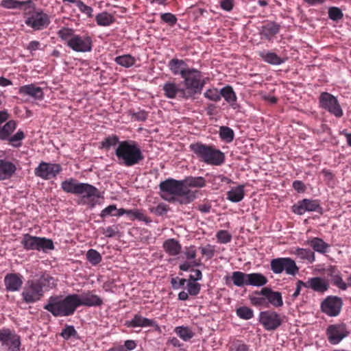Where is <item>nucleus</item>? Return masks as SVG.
I'll return each mask as SVG.
<instances>
[{
	"mask_svg": "<svg viewBox=\"0 0 351 351\" xmlns=\"http://www.w3.org/2000/svg\"><path fill=\"white\" fill-rule=\"evenodd\" d=\"M54 279L47 273L37 279L28 280L23 288L21 298L26 304L36 303L41 300L45 293L53 285Z\"/></svg>",
	"mask_w": 351,
	"mask_h": 351,
	"instance_id": "f257e3e1",
	"label": "nucleus"
},
{
	"mask_svg": "<svg viewBox=\"0 0 351 351\" xmlns=\"http://www.w3.org/2000/svg\"><path fill=\"white\" fill-rule=\"evenodd\" d=\"M118 163L125 167H132L144 160V155L138 143L133 140H125L119 143L115 149Z\"/></svg>",
	"mask_w": 351,
	"mask_h": 351,
	"instance_id": "f03ea898",
	"label": "nucleus"
},
{
	"mask_svg": "<svg viewBox=\"0 0 351 351\" xmlns=\"http://www.w3.org/2000/svg\"><path fill=\"white\" fill-rule=\"evenodd\" d=\"M43 308L51 313L54 317H69L73 315L77 310L74 293L66 296L56 295L50 296Z\"/></svg>",
	"mask_w": 351,
	"mask_h": 351,
	"instance_id": "7ed1b4c3",
	"label": "nucleus"
},
{
	"mask_svg": "<svg viewBox=\"0 0 351 351\" xmlns=\"http://www.w3.org/2000/svg\"><path fill=\"white\" fill-rule=\"evenodd\" d=\"M57 35L74 51L86 53L92 51L93 37L88 33L76 34L72 28L62 27L58 31Z\"/></svg>",
	"mask_w": 351,
	"mask_h": 351,
	"instance_id": "20e7f679",
	"label": "nucleus"
},
{
	"mask_svg": "<svg viewBox=\"0 0 351 351\" xmlns=\"http://www.w3.org/2000/svg\"><path fill=\"white\" fill-rule=\"evenodd\" d=\"M189 147L200 161L207 165L219 166L225 161L224 154L214 145L197 142L191 144Z\"/></svg>",
	"mask_w": 351,
	"mask_h": 351,
	"instance_id": "39448f33",
	"label": "nucleus"
},
{
	"mask_svg": "<svg viewBox=\"0 0 351 351\" xmlns=\"http://www.w3.org/2000/svg\"><path fill=\"white\" fill-rule=\"evenodd\" d=\"M162 192L173 195L178 198V201L182 204H186L193 202L196 198L197 191L185 189L183 180H177L169 178L159 184Z\"/></svg>",
	"mask_w": 351,
	"mask_h": 351,
	"instance_id": "423d86ee",
	"label": "nucleus"
},
{
	"mask_svg": "<svg viewBox=\"0 0 351 351\" xmlns=\"http://www.w3.org/2000/svg\"><path fill=\"white\" fill-rule=\"evenodd\" d=\"M23 12L25 17V24L34 30L43 29L50 23L49 15L45 13L42 9L37 8L34 3V8Z\"/></svg>",
	"mask_w": 351,
	"mask_h": 351,
	"instance_id": "0eeeda50",
	"label": "nucleus"
},
{
	"mask_svg": "<svg viewBox=\"0 0 351 351\" xmlns=\"http://www.w3.org/2000/svg\"><path fill=\"white\" fill-rule=\"evenodd\" d=\"M21 244L27 250H37L47 252L54 249L53 242L51 239L45 237L32 236L28 233L23 234Z\"/></svg>",
	"mask_w": 351,
	"mask_h": 351,
	"instance_id": "6e6552de",
	"label": "nucleus"
},
{
	"mask_svg": "<svg viewBox=\"0 0 351 351\" xmlns=\"http://www.w3.org/2000/svg\"><path fill=\"white\" fill-rule=\"evenodd\" d=\"M184 79V83L186 92L190 94V98L193 97L195 94L200 93L203 87L204 86L205 82L202 80L201 72L195 69L187 68V71Z\"/></svg>",
	"mask_w": 351,
	"mask_h": 351,
	"instance_id": "1a4fd4ad",
	"label": "nucleus"
},
{
	"mask_svg": "<svg viewBox=\"0 0 351 351\" xmlns=\"http://www.w3.org/2000/svg\"><path fill=\"white\" fill-rule=\"evenodd\" d=\"M271 270L276 274L285 271L287 275L295 276L299 271L295 262L289 257L274 258L270 262Z\"/></svg>",
	"mask_w": 351,
	"mask_h": 351,
	"instance_id": "9d476101",
	"label": "nucleus"
},
{
	"mask_svg": "<svg viewBox=\"0 0 351 351\" xmlns=\"http://www.w3.org/2000/svg\"><path fill=\"white\" fill-rule=\"evenodd\" d=\"M1 348L7 351H19L21 339L19 335L7 328L0 329Z\"/></svg>",
	"mask_w": 351,
	"mask_h": 351,
	"instance_id": "9b49d317",
	"label": "nucleus"
},
{
	"mask_svg": "<svg viewBox=\"0 0 351 351\" xmlns=\"http://www.w3.org/2000/svg\"><path fill=\"white\" fill-rule=\"evenodd\" d=\"M326 334L329 343L337 345L350 335V331L347 325L341 322L329 325L326 328Z\"/></svg>",
	"mask_w": 351,
	"mask_h": 351,
	"instance_id": "f8f14e48",
	"label": "nucleus"
},
{
	"mask_svg": "<svg viewBox=\"0 0 351 351\" xmlns=\"http://www.w3.org/2000/svg\"><path fill=\"white\" fill-rule=\"evenodd\" d=\"M343 304V300L340 297L328 295L321 302L320 308L328 316L337 317L340 314Z\"/></svg>",
	"mask_w": 351,
	"mask_h": 351,
	"instance_id": "ddd939ff",
	"label": "nucleus"
},
{
	"mask_svg": "<svg viewBox=\"0 0 351 351\" xmlns=\"http://www.w3.org/2000/svg\"><path fill=\"white\" fill-rule=\"evenodd\" d=\"M259 322L266 330L273 331L281 326L282 318L276 311L267 310L260 313Z\"/></svg>",
	"mask_w": 351,
	"mask_h": 351,
	"instance_id": "4468645a",
	"label": "nucleus"
},
{
	"mask_svg": "<svg viewBox=\"0 0 351 351\" xmlns=\"http://www.w3.org/2000/svg\"><path fill=\"white\" fill-rule=\"evenodd\" d=\"M62 171V167L60 164L42 161L34 169V174L37 177L47 180L56 178Z\"/></svg>",
	"mask_w": 351,
	"mask_h": 351,
	"instance_id": "2eb2a0df",
	"label": "nucleus"
},
{
	"mask_svg": "<svg viewBox=\"0 0 351 351\" xmlns=\"http://www.w3.org/2000/svg\"><path fill=\"white\" fill-rule=\"evenodd\" d=\"M319 103L322 108L328 110L336 117L343 116V110L337 99L330 93L324 92L319 96Z\"/></svg>",
	"mask_w": 351,
	"mask_h": 351,
	"instance_id": "dca6fc26",
	"label": "nucleus"
},
{
	"mask_svg": "<svg viewBox=\"0 0 351 351\" xmlns=\"http://www.w3.org/2000/svg\"><path fill=\"white\" fill-rule=\"evenodd\" d=\"M80 195H82L81 202L90 208L95 206L98 199L101 197L98 189L88 183H84Z\"/></svg>",
	"mask_w": 351,
	"mask_h": 351,
	"instance_id": "f3484780",
	"label": "nucleus"
},
{
	"mask_svg": "<svg viewBox=\"0 0 351 351\" xmlns=\"http://www.w3.org/2000/svg\"><path fill=\"white\" fill-rule=\"evenodd\" d=\"M322 208L317 199H304L292 206V211L298 215H302L306 212L322 213Z\"/></svg>",
	"mask_w": 351,
	"mask_h": 351,
	"instance_id": "a211bd4d",
	"label": "nucleus"
},
{
	"mask_svg": "<svg viewBox=\"0 0 351 351\" xmlns=\"http://www.w3.org/2000/svg\"><path fill=\"white\" fill-rule=\"evenodd\" d=\"M77 308L84 306L87 307L101 306L103 304L102 299L97 295L93 294L91 291H86L81 295L74 293Z\"/></svg>",
	"mask_w": 351,
	"mask_h": 351,
	"instance_id": "6ab92c4d",
	"label": "nucleus"
},
{
	"mask_svg": "<svg viewBox=\"0 0 351 351\" xmlns=\"http://www.w3.org/2000/svg\"><path fill=\"white\" fill-rule=\"evenodd\" d=\"M164 95L168 99H175L177 97L188 99L190 98V94L184 90L180 88L179 86L173 82H167L162 86Z\"/></svg>",
	"mask_w": 351,
	"mask_h": 351,
	"instance_id": "aec40b11",
	"label": "nucleus"
},
{
	"mask_svg": "<svg viewBox=\"0 0 351 351\" xmlns=\"http://www.w3.org/2000/svg\"><path fill=\"white\" fill-rule=\"evenodd\" d=\"M125 326L128 328L154 327L156 330L160 331V328L156 321L144 317L140 313L134 315L131 320L125 322Z\"/></svg>",
	"mask_w": 351,
	"mask_h": 351,
	"instance_id": "412c9836",
	"label": "nucleus"
},
{
	"mask_svg": "<svg viewBox=\"0 0 351 351\" xmlns=\"http://www.w3.org/2000/svg\"><path fill=\"white\" fill-rule=\"evenodd\" d=\"M255 295H262L265 296L268 305L278 308L283 305V300L281 293L274 291L269 287H263L260 291H254Z\"/></svg>",
	"mask_w": 351,
	"mask_h": 351,
	"instance_id": "4be33fe9",
	"label": "nucleus"
},
{
	"mask_svg": "<svg viewBox=\"0 0 351 351\" xmlns=\"http://www.w3.org/2000/svg\"><path fill=\"white\" fill-rule=\"evenodd\" d=\"M5 290L8 292L19 291L23 284V277L19 273H9L4 277Z\"/></svg>",
	"mask_w": 351,
	"mask_h": 351,
	"instance_id": "5701e85b",
	"label": "nucleus"
},
{
	"mask_svg": "<svg viewBox=\"0 0 351 351\" xmlns=\"http://www.w3.org/2000/svg\"><path fill=\"white\" fill-rule=\"evenodd\" d=\"M305 283L306 289H311L313 291L320 293H324L329 289V283L328 280L321 277H313L308 278Z\"/></svg>",
	"mask_w": 351,
	"mask_h": 351,
	"instance_id": "b1692460",
	"label": "nucleus"
},
{
	"mask_svg": "<svg viewBox=\"0 0 351 351\" xmlns=\"http://www.w3.org/2000/svg\"><path fill=\"white\" fill-rule=\"evenodd\" d=\"M0 5L1 7L6 9H20L23 11H28L29 9L34 8V2L32 0H2Z\"/></svg>",
	"mask_w": 351,
	"mask_h": 351,
	"instance_id": "393cba45",
	"label": "nucleus"
},
{
	"mask_svg": "<svg viewBox=\"0 0 351 351\" xmlns=\"http://www.w3.org/2000/svg\"><path fill=\"white\" fill-rule=\"evenodd\" d=\"M16 171V166L12 162L0 158V180L10 179Z\"/></svg>",
	"mask_w": 351,
	"mask_h": 351,
	"instance_id": "a878e982",
	"label": "nucleus"
},
{
	"mask_svg": "<svg viewBox=\"0 0 351 351\" xmlns=\"http://www.w3.org/2000/svg\"><path fill=\"white\" fill-rule=\"evenodd\" d=\"M19 93L23 95H29L37 100H43L44 93L40 87L36 86L34 84L22 86L19 88Z\"/></svg>",
	"mask_w": 351,
	"mask_h": 351,
	"instance_id": "bb28decb",
	"label": "nucleus"
},
{
	"mask_svg": "<svg viewBox=\"0 0 351 351\" xmlns=\"http://www.w3.org/2000/svg\"><path fill=\"white\" fill-rule=\"evenodd\" d=\"M247 274L240 271H233L231 276H226L224 277L226 285L230 286V283L232 282L234 285L239 287L247 286Z\"/></svg>",
	"mask_w": 351,
	"mask_h": 351,
	"instance_id": "cd10ccee",
	"label": "nucleus"
},
{
	"mask_svg": "<svg viewBox=\"0 0 351 351\" xmlns=\"http://www.w3.org/2000/svg\"><path fill=\"white\" fill-rule=\"evenodd\" d=\"M83 184V182H79L76 179L71 178L61 182V189L65 193L78 195Z\"/></svg>",
	"mask_w": 351,
	"mask_h": 351,
	"instance_id": "c85d7f7f",
	"label": "nucleus"
},
{
	"mask_svg": "<svg viewBox=\"0 0 351 351\" xmlns=\"http://www.w3.org/2000/svg\"><path fill=\"white\" fill-rule=\"evenodd\" d=\"M165 252L171 256H178L182 250V245L176 239H168L163 242Z\"/></svg>",
	"mask_w": 351,
	"mask_h": 351,
	"instance_id": "c756f323",
	"label": "nucleus"
},
{
	"mask_svg": "<svg viewBox=\"0 0 351 351\" xmlns=\"http://www.w3.org/2000/svg\"><path fill=\"white\" fill-rule=\"evenodd\" d=\"M184 66H186L185 62L177 58L171 59L168 63L171 73L174 75H180L181 77H184L187 71V68H184Z\"/></svg>",
	"mask_w": 351,
	"mask_h": 351,
	"instance_id": "7c9ffc66",
	"label": "nucleus"
},
{
	"mask_svg": "<svg viewBox=\"0 0 351 351\" xmlns=\"http://www.w3.org/2000/svg\"><path fill=\"white\" fill-rule=\"evenodd\" d=\"M280 31V25L275 22H268L264 25L261 31V34L265 38L271 40Z\"/></svg>",
	"mask_w": 351,
	"mask_h": 351,
	"instance_id": "2f4dec72",
	"label": "nucleus"
},
{
	"mask_svg": "<svg viewBox=\"0 0 351 351\" xmlns=\"http://www.w3.org/2000/svg\"><path fill=\"white\" fill-rule=\"evenodd\" d=\"M247 286L263 287L268 282V279L261 273L247 274Z\"/></svg>",
	"mask_w": 351,
	"mask_h": 351,
	"instance_id": "473e14b6",
	"label": "nucleus"
},
{
	"mask_svg": "<svg viewBox=\"0 0 351 351\" xmlns=\"http://www.w3.org/2000/svg\"><path fill=\"white\" fill-rule=\"evenodd\" d=\"M245 196L244 185L232 188L227 192V199L234 203L241 202Z\"/></svg>",
	"mask_w": 351,
	"mask_h": 351,
	"instance_id": "72a5a7b5",
	"label": "nucleus"
},
{
	"mask_svg": "<svg viewBox=\"0 0 351 351\" xmlns=\"http://www.w3.org/2000/svg\"><path fill=\"white\" fill-rule=\"evenodd\" d=\"M183 180L185 189H189V187L192 188H203L206 186V180L202 176L193 177L188 176L186 177Z\"/></svg>",
	"mask_w": 351,
	"mask_h": 351,
	"instance_id": "f704fd0d",
	"label": "nucleus"
},
{
	"mask_svg": "<svg viewBox=\"0 0 351 351\" xmlns=\"http://www.w3.org/2000/svg\"><path fill=\"white\" fill-rule=\"evenodd\" d=\"M307 243L315 252L321 254H325L327 252V250L330 247V245L328 243L319 237H313L311 239L308 240Z\"/></svg>",
	"mask_w": 351,
	"mask_h": 351,
	"instance_id": "c9c22d12",
	"label": "nucleus"
},
{
	"mask_svg": "<svg viewBox=\"0 0 351 351\" xmlns=\"http://www.w3.org/2000/svg\"><path fill=\"white\" fill-rule=\"evenodd\" d=\"M16 122L10 120L3 126L0 125V140L6 141L16 128Z\"/></svg>",
	"mask_w": 351,
	"mask_h": 351,
	"instance_id": "e433bc0d",
	"label": "nucleus"
},
{
	"mask_svg": "<svg viewBox=\"0 0 351 351\" xmlns=\"http://www.w3.org/2000/svg\"><path fill=\"white\" fill-rule=\"evenodd\" d=\"M260 56L265 62L274 65L281 64L287 60L286 58H281L276 53L270 51L266 53L261 52Z\"/></svg>",
	"mask_w": 351,
	"mask_h": 351,
	"instance_id": "4c0bfd02",
	"label": "nucleus"
},
{
	"mask_svg": "<svg viewBox=\"0 0 351 351\" xmlns=\"http://www.w3.org/2000/svg\"><path fill=\"white\" fill-rule=\"evenodd\" d=\"M95 21L99 26H109L114 22V18L111 14L103 12L96 15Z\"/></svg>",
	"mask_w": 351,
	"mask_h": 351,
	"instance_id": "58836bf2",
	"label": "nucleus"
},
{
	"mask_svg": "<svg viewBox=\"0 0 351 351\" xmlns=\"http://www.w3.org/2000/svg\"><path fill=\"white\" fill-rule=\"evenodd\" d=\"M176 334L183 341H188L194 336V332L188 326H177L174 328Z\"/></svg>",
	"mask_w": 351,
	"mask_h": 351,
	"instance_id": "ea45409f",
	"label": "nucleus"
},
{
	"mask_svg": "<svg viewBox=\"0 0 351 351\" xmlns=\"http://www.w3.org/2000/svg\"><path fill=\"white\" fill-rule=\"evenodd\" d=\"M114 61L119 65L125 68H129L135 64L136 59L130 54H125L116 57Z\"/></svg>",
	"mask_w": 351,
	"mask_h": 351,
	"instance_id": "a19ab883",
	"label": "nucleus"
},
{
	"mask_svg": "<svg viewBox=\"0 0 351 351\" xmlns=\"http://www.w3.org/2000/svg\"><path fill=\"white\" fill-rule=\"evenodd\" d=\"M220 95L221 98L223 97L224 99L228 102L230 103L232 101H237V97L235 93V92L233 90V88L230 86L227 85L224 87H223L220 90Z\"/></svg>",
	"mask_w": 351,
	"mask_h": 351,
	"instance_id": "79ce46f5",
	"label": "nucleus"
},
{
	"mask_svg": "<svg viewBox=\"0 0 351 351\" xmlns=\"http://www.w3.org/2000/svg\"><path fill=\"white\" fill-rule=\"evenodd\" d=\"M25 134L23 131L19 130L14 135H10L6 140L9 145L14 147H20L22 145V141L25 139Z\"/></svg>",
	"mask_w": 351,
	"mask_h": 351,
	"instance_id": "37998d69",
	"label": "nucleus"
},
{
	"mask_svg": "<svg viewBox=\"0 0 351 351\" xmlns=\"http://www.w3.org/2000/svg\"><path fill=\"white\" fill-rule=\"evenodd\" d=\"M86 257L87 261L93 265L96 266L102 261L101 255L96 250L90 249L87 251Z\"/></svg>",
	"mask_w": 351,
	"mask_h": 351,
	"instance_id": "c03bdc74",
	"label": "nucleus"
},
{
	"mask_svg": "<svg viewBox=\"0 0 351 351\" xmlns=\"http://www.w3.org/2000/svg\"><path fill=\"white\" fill-rule=\"evenodd\" d=\"M334 267H331V270H333ZM332 283L334 286L337 287L341 290L346 291L348 289V285L346 282L343 280L341 274L339 273L332 274V271H331L330 274Z\"/></svg>",
	"mask_w": 351,
	"mask_h": 351,
	"instance_id": "a18cd8bd",
	"label": "nucleus"
},
{
	"mask_svg": "<svg viewBox=\"0 0 351 351\" xmlns=\"http://www.w3.org/2000/svg\"><path fill=\"white\" fill-rule=\"evenodd\" d=\"M229 351H250V346L243 341L240 339H234L228 346Z\"/></svg>",
	"mask_w": 351,
	"mask_h": 351,
	"instance_id": "49530a36",
	"label": "nucleus"
},
{
	"mask_svg": "<svg viewBox=\"0 0 351 351\" xmlns=\"http://www.w3.org/2000/svg\"><path fill=\"white\" fill-rule=\"evenodd\" d=\"M120 142L117 135H109L101 142V147L108 150L112 146H118Z\"/></svg>",
	"mask_w": 351,
	"mask_h": 351,
	"instance_id": "de8ad7c7",
	"label": "nucleus"
},
{
	"mask_svg": "<svg viewBox=\"0 0 351 351\" xmlns=\"http://www.w3.org/2000/svg\"><path fill=\"white\" fill-rule=\"evenodd\" d=\"M219 136L227 143H230L234 137V131L228 126H221L219 128Z\"/></svg>",
	"mask_w": 351,
	"mask_h": 351,
	"instance_id": "09e8293b",
	"label": "nucleus"
},
{
	"mask_svg": "<svg viewBox=\"0 0 351 351\" xmlns=\"http://www.w3.org/2000/svg\"><path fill=\"white\" fill-rule=\"evenodd\" d=\"M295 254L300 258L307 260L310 263H313L315 259L314 252L308 249L297 248Z\"/></svg>",
	"mask_w": 351,
	"mask_h": 351,
	"instance_id": "8fccbe9b",
	"label": "nucleus"
},
{
	"mask_svg": "<svg viewBox=\"0 0 351 351\" xmlns=\"http://www.w3.org/2000/svg\"><path fill=\"white\" fill-rule=\"evenodd\" d=\"M129 215L132 217V219H137L138 221H144L146 223H149L152 221L151 219L146 216L141 210L138 209H131L129 210Z\"/></svg>",
	"mask_w": 351,
	"mask_h": 351,
	"instance_id": "3c124183",
	"label": "nucleus"
},
{
	"mask_svg": "<svg viewBox=\"0 0 351 351\" xmlns=\"http://www.w3.org/2000/svg\"><path fill=\"white\" fill-rule=\"evenodd\" d=\"M237 315L243 319H250L254 317V311L247 306H241L236 311Z\"/></svg>",
	"mask_w": 351,
	"mask_h": 351,
	"instance_id": "603ef678",
	"label": "nucleus"
},
{
	"mask_svg": "<svg viewBox=\"0 0 351 351\" xmlns=\"http://www.w3.org/2000/svg\"><path fill=\"white\" fill-rule=\"evenodd\" d=\"M250 300L252 304L255 306L268 307V302L266 301V298L262 295L254 294V295H250Z\"/></svg>",
	"mask_w": 351,
	"mask_h": 351,
	"instance_id": "864d4df0",
	"label": "nucleus"
},
{
	"mask_svg": "<svg viewBox=\"0 0 351 351\" xmlns=\"http://www.w3.org/2000/svg\"><path fill=\"white\" fill-rule=\"evenodd\" d=\"M204 97L212 101H219L221 100L220 91H218L217 88L208 89L204 93Z\"/></svg>",
	"mask_w": 351,
	"mask_h": 351,
	"instance_id": "5fc2aeb1",
	"label": "nucleus"
},
{
	"mask_svg": "<svg viewBox=\"0 0 351 351\" xmlns=\"http://www.w3.org/2000/svg\"><path fill=\"white\" fill-rule=\"evenodd\" d=\"M328 18L334 21H338L341 20L343 14L341 10L337 7H331L328 9Z\"/></svg>",
	"mask_w": 351,
	"mask_h": 351,
	"instance_id": "6e6d98bb",
	"label": "nucleus"
},
{
	"mask_svg": "<svg viewBox=\"0 0 351 351\" xmlns=\"http://www.w3.org/2000/svg\"><path fill=\"white\" fill-rule=\"evenodd\" d=\"M216 237L220 243H228L232 240V235L225 230H221L217 232Z\"/></svg>",
	"mask_w": 351,
	"mask_h": 351,
	"instance_id": "4d7b16f0",
	"label": "nucleus"
},
{
	"mask_svg": "<svg viewBox=\"0 0 351 351\" xmlns=\"http://www.w3.org/2000/svg\"><path fill=\"white\" fill-rule=\"evenodd\" d=\"M160 19L164 23H167L171 27L174 26L178 21L176 15L170 12L161 14Z\"/></svg>",
	"mask_w": 351,
	"mask_h": 351,
	"instance_id": "13d9d810",
	"label": "nucleus"
},
{
	"mask_svg": "<svg viewBox=\"0 0 351 351\" xmlns=\"http://www.w3.org/2000/svg\"><path fill=\"white\" fill-rule=\"evenodd\" d=\"M77 7L79 10L84 14H86L87 17H93V9L87 5H86L82 1L77 0Z\"/></svg>",
	"mask_w": 351,
	"mask_h": 351,
	"instance_id": "bf43d9fd",
	"label": "nucleus"
},
{
	"mask_svg": "<svg viewBox=\"0 0 351 351\" xmlns=\"http://www.w3.org/2000/svg\"><path fill=\"white\" fill-rule=\"evenodd\" d=\"M187 290L189 293L192 296L197 295L201 290V285L196 282L188 281Z\"/></svg>",
	"mask_w": 351,
	"mask_h": 351,
	"instance_id": "052dcab7",
	"label": "nucleus"
},
{
	"mask_svg": "<svg viewBox=\"0 0 351 351\" xmlns=\"http://www.w3.org/2000/svg\"><path fill=\"white\" fill-rule=\"evenodd\" d=\"M76 335L77 331L73 326H66L61 332V336L64 339H69L71 337H75Z\"/></svg>",
	"mask_w": 351,
	"mask_h": 351,
	"instance_id": "680f3d73",
	"label": "nucleus"
},
{
	"mask_svg": "<svg viewBox=\"0 0 351 351\" xmlns=\"http://www.w3.org/2000/svg\"><path fill=\"white\" fill-rule=\"evenodd\" d=\"M119 232L117 226H108L103 230L102 233L106 237L111 238L117 235Z\"/></svg>",
	"mask_w": 351,
	"mask_h": 351,
	"instance_id": "e2e57ef3",
	"label": "nucleus"
},
{
	"mask_svg": "<svg viewBox=\"0 0 351 351\" xmlns=\"http://www.w3.org/2000/svg\"><path fill=\"white\" fill-rule=\"evenodd\" d=\"M184 254L188 260H195L197 256L196 248L194 245L186 247L184 249Z\"/></svg>",
	"mask_w": 351,
	"mask_h": 351,
	"instance_id": "0e129e2a",
	"label": "nucleus"
},
{
	"mask_svg": "<svg viewBox=\"0 0 351 351\" xmlns=\"http://www.w3.org/2000/svg\"><path fill=\"white\" fill-rule=\"evenodd\" d=\"M117 210V208L115 205H110L101 210L100 217L101 218H105L108 216H115V212Z\"/></svg>",
	"mask_w": 351,
	"mask_h": 351,
	"instance_id": "69168bd1",
	"label": "nucleus"
},
{
	"mask_svg": "<svg viewBox=\"0 0 351 351\" xmlns=\"http://www.w3.org/2000/svg\"><path fill=\"white\" fill-rule=\"evenodd\" d=\"M202 255H205L208 258H211L215 254V247L211 245H207L206 247L199 248Z\"/></svg>",
	"mask_w": 351,
	"mask_h": 351,
	"instance_id": "338daca9",
	"label": "nucleus"
},
{
	"mask_svg": "<svg viewBox=\"0 0 351 351\" xmlns=\"http://www.w3.org/2000/svg\"><path fill=\"white\" fill-rule=\"evenodd\" d=\"M199 265H200V261H199L194 260V261H193L191 262L185 261L182 264L180 265L179 269L181 271H186L189 270V269L191 267L199 266Z\"/></svg>",
	"mask_w": 351,
	"mask_h": 351,
	"instance_id": "774afa93",
	"label": "nucleus"
}]
</instances>
